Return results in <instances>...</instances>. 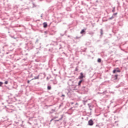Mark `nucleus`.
Instances as JSON below:
<instances>
[{"label": "nucleus", "instance_id": "10", "mask_svg": "<svg viewBox=\"0 0 128 128\" xmlns=\"http://www.w3.org/2000/svg\"><path fill=\"white\" fill-rule=\"evenodd\" d=\"M4 84H8V82L6 81V82H4Z\"/></svg>", "mask_w": 128, "mask_h": 128}, {"label": "nucleus", "instance_id": "6", "mask_svg": "<svg viewBox=\"0 0 128 128\" xmlns=\"http://www.w3.org/2000/svg\"><path fill=\"white\" fill-rule=\"evenodd\" d=\"M82 82V80H80L78 83V86H80V84Z\"/></svg>", "mask_w": 128, "mask_h": 128}, {"label": "nucleus", "instance_id": "14", "mask_svg": "<svg viewBox=\"0 0 128 128\" xmlns=\"http://www.w3.org/2000/svg\"><path fill=\"white\" fill-rule=\"evenodd\" d=\"M115 12V9L114 8L113 10H112V12Z\"/></svg>", "mask_w": 128, "mask_h": 128}, {"label": "nucleus", "instance_id": "3", "mask_svg": "<svg viewBox=\"0 0 128 128\" xmlns=\"http://www.w3.org/2000/svg\"><path fill=\"white\" fill-rule=\"evenodd\" d=\"M80 74V76H79V78L82 80V78H84V74L82 72H81Z\"/></svg>", "mask_w": 128, "mask_h": 128}, {"label": "nucleus", "instance_id": "12", "mask_svg": "<svg viewBox=\"0 0 128 128\" xmlns=\"http://www.w3.org/2000/svg\"><path fill=\"white\" fill-rule=\"evenodd\" d=\"M2 84L3 83L2 82H0V86H2Z\"/></svg>", "mask_w": 128, "mask_h": 128}, {"label": "nucleus", "instance_id": "1", "mask_svg": "<svg viewBox=\"0 0 128 128\" xmlns=\"http://www.w3.org/2000/svg\"><path fill=\"white\" fill-rule=\"evenodd\" d=\"M112 72L113 74H116V72H120V70H118V68H116L114 69Z\"/></svg>", "mask_w": 128, "mask_h": 128}, {"label": "nucleus", "instance_id": "2", "mask_svg": "<svg viewBox=\"0 0 128 128\" xmlns=\"http://www.w3.org/2000/svg\"><path fill=\"white\" fill-rule=\"evenodd\" d=\"M88 124L89 126H93L94 125V121H92V120H90L88 122Z\"/></svg>", "mask_w": 128, "mask_h": 128}, {"label": "nucleus", "instance_id": "9", "mask_svg": "<svg viewBox=\"0 0 128 128\" xmlns=\"http://www.w3.org/2000/svg\"><path fill=\"white\" fill-rule=\"evenodd\" d=\"M48 90H52V87L50 86H48Z\"/></svg>", "mask_w": 128, "mask_h": 128}, {"label": "nucleus", "instance_id": "11", "mask_svg": "<svg viewBox=\"0 0 128 128\" xmlns=\"http://www.w3.org/2000/svg\"><path fill=\"white\" fill-rule=\"evenodd\" d=\"M114 18V16H112L111 18H109V20H112V18Z\"/></svg>", "mask_w": 128, "mask_h": 128}, {"label": "nucleus", "instance_id": "17", "mask_svg": "<svg viewBox=\"0 0 128 128\" xmlns=\"http://www.w3.org/2000/svg\"><path fill=\"white\" fill-rule=\"evenodd\" d=\"M78 103H76V106H78Z\"/></svg>", "mask_w": 128, "mask_h": 128}, {"label": "nucleus", "instance_id": "4", "mask_svg": "<svg viewBox=\"0 0 128 128\" xmlns=\"http://www.w3.org/2000/svg\"><path fill=\"white\" fill-rule=\"evenodd\" d=\"M44 28H46L48 27V24L46 22L43 23Z\"/></svg>", "mask_w": 128, "mask_h": 128}, {"label": "nucleus", "instance_id": "15", "mask_svg": "<svg viewBox=\"0 0 128 128\" xmlns=\"http://www.w3.org/2000/svg\"><path fill=\"white\" fill-rule=\"evenodd\" d=\"M100 34H101L102 35V30H101Z\"/></svg>", "mask_w": 128, "mask_h": 128}, {"label": "nucleus", "instance_id": "13", "mask_svg": "<svg viewBox=\"0 0 128 128\" xmlns=\"http://www.w3.org/2000/svg\"><path fill=\"white\" fill-rule=\"evenodd\" d=\"M116 14H118V13L117 12H116V13H114V14H113V16H116Z\"/></svg>", "mask_w": 128, "mask_h": 128}, {"label": "nucleus", "instance_id": "18", "mask_svg": "<svg viewBox=\"0 0 128 128\" xmlns=\"http://www.w3.org/2000/svg\"><path fill=\"white\" fill-rule=\"evenodd\" d=\"M37 78H35L34 80H36Z\"/></svg>", "mask_w": 128, "mask_h": 128}, {"label": "nucleus", "instance_id": "5", "mask_svg": "<svg viewBox=\"0 0 128 128\" xmlns=\"http://www.w3.org/2000/svg\"><path fill=\"white\" fill-rule=\"evenodd\" d=\"M118 74H116L114 76V78L115 80H118Z\"/></svg>", "mask_w": 128, "mask_h": 128}, {"label": "nucleus", "instance_id": "19", "mask_svg": "<svg viewBox=\"0 0 128 128\" xmlns=\"http://www.w3.org/2000/svg\"><path fill=\"white\" fill-rule=\"evenodd\" d=\"M28 84H30V80L28 81Z\"/></svg>", "mask_w": 128, "mask_h": 128}, {"label": "nucleus", "instance_id": "16", "mask_svg": "<svg viewBox=\"0 0 128 128\" xmlns=\"http://www.w3.org/2000/svg\"><path fill=\"white\" fill-rule=\"evenodd\" d=\"M62 97H64V96H65L64 95V94H62Z\"/></svg>", "mask_w": 128, "mask_h": 128}, {"label": "nucleus", "instance_id": "8", "mask_svg": "<svg viewBox=\"0 0 128 128\" xmlns=\"http://www.w3.org/2000/svg\"><path fill=\"white\" fill-rule=\"evenodd\" d=\"M98 62H102V59H100V58H98Z\"/></svg>", "mask_w": 128, "mask_h": 128}, {"label": "nucleus", "instance_id": "7", "mask_svg": "<svg viewBox=\"0 0 128 128\" xmlns=\"http://www.w3.org/2000/svg\"><path fill=\"white\" fill-rule=\"evenodd\" d=\"M84 30H82V31L80 32V34H84Z\"/></svg>", "mask_w": 128, "mask_h": 128}]
</instances>
